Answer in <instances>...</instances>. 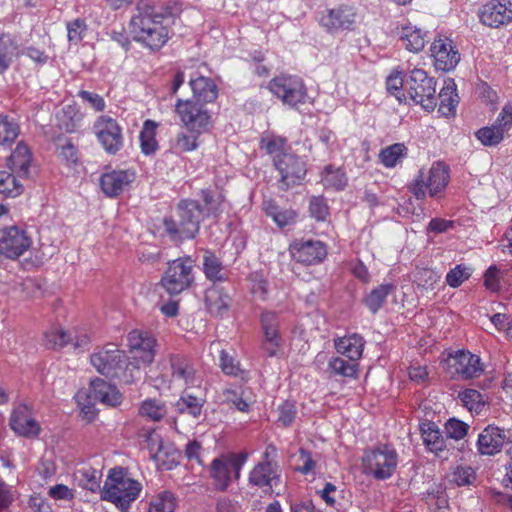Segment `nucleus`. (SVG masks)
<instances>
[{"label": "nucleus", "mask_w": 512, "mask_h": 512, "mask_svg": "<svg viewBox=\"0 0 512 512\" xmlns=\"http://www.w3.org/2000/svg\"><path fill=\"white\" fill-rule=\"evenodd\" d=\"M90 362L98 373L107 378H116L124 384H131L138 377V367L134 362H128L125 353L117 348L93 353Z\"/></svg>", "instance_id": "1"}, {"label": "nucleus", "mask_w": 512, "mask_h": 512, "mask_svg": "<svg viewBox=\"0 0 512 512\" xmlns=\"http://www.w3.org/2000/svg\"><path fill=\"white\" fill-rule=\"evenodd\" d=\"M450 182L449 167L443 162H435L428 170L419 171L409 186L410 192L420 200L429 195L432 198H441Z\"/></svg>", "instance_id": "2"}, {"label": "nucleus", "mask_w": 512, "mask_h": 512, "mask_svg": "<svg viewBox=\"0 0 512 512\" xmlns=\"http://www.w3.org/2000/svg\"><path fill=\"white\" fill-rule=\"evenodd\" d=\"M141 491L139 482L128 478L122 469H112L101 490L103 500L114 503L122 510H126Z\"/></svg>", "instance_id": "3"}, {"label": "nucleus", "mask_w": 512, "mask_h": 512, "mask_svg": "<svg viewBox=\"0 0 512 512\" xmlns=\"http://www.w3.org/2000/svg\"><path fill=\"white\" fill-rule=\"evenodd\" d=\"M203 212L195 202L182 203L178 207L176 218L164 220L166 231L173 240L193 238L199 229Z\"/></svg>", "instance_id": "4"}, {"label": "nucleus", "mask_w": 512, "mask_h": 512, "mask_svg": "<svg viewBox=\"0 0 512 512\" xmlns=\"http://www.w3.org/2000/svg\"><path fill=\"white\" fill-rule=\"evenodd\" d=\"M407 95L425 110H434L436 101V81L423 69L415 68L406 81Z\"/></svg>", "instance_id": "5"}, {"label": "nucleus", "mask_w": 512, "mask_h": 512, "mask_svg": "<svg viewBox=\"0 0 512 512\" xmlns=\"http://www.w3.org/2000/svg\"><path fill=\"white\" fill-rule=\"evenodd\" d=\"M193 261L190 257L178 258L169 263L160 284L170 295L188 289L193 281Z\"/></svg>", "instance_id": "6"}, {"label": "nucleus", "mask_w": 512, "mask_h": 512, "mask_svg": "<svg viewBox=\"0 0 512 512\" xmlns=\"http://www.w3.org/2000/svg\"><path fill=\"white\" fill-rule=\"evenodd\" d=\"M247 457L246 452H240L214 459L210 466V474L214 480L215 488L220 491L226 490L232 480L233 473L235 478H239L240 470Z\"/></svg>", "instance_id": "7"}, {"label": "nucleus", "mask_w": 512, "mask_h": 512, "mask_svg": "<svg viewBox=\"0 0 512 512\" xmlns=\"http://www.w3.org/2000/svg\"><path fill=\"white\" fill-rule=\"evenodd\" d=\"M430 53L435 69L442 72L453 71L461 59L458 47L453 40L443 34L433 40Z\"/></svg>", "instance_id": "8"}, {"label": "nucleus", "mask_w": 512, "mask_h": 512, "mask_svg": "<svg viewBox=\"0 0 512 512\" xmlns=\"http://www.w3.org/2000/svg\"><path fill=\"white\" fill-rule=\"evenodd\" d=\"M175 111L184 127L192 133L200 134L208 130L211 123L209 112L192 100L178 99Z\"/></svg>", "instance_id": "9"}, {"label": "nucleus", "mask_w": 512, "mask_h": 512, "mask_svg": "<svg viewBox=\"0 0 512 512\" xmlns=\"http://www.w3.org/2000/svg\"><path fill=\"white\" fill-rule=\"evenodd\" d=\"M448 372L453 378L469 380L483 372L480 358L469 351L459 350L447 359Z\"/></svg>", "instance_id": "10"}, {"label": "nucleus", "mask_w": 512, "mask_h": 512, "mask_svg": "<svg viewBox=\"0 0 512 512\" xmlns=\"http://www.w3.org/2000/svg\"><path fill=\"white\" fill-rule=\"evenodd\" d=\"M274 165L281 174V187L284 190L299 184L306 175V167L296 155L282 153L274 158Z\"/></svg>", "instance_id": "11"}, {"label": "nucleus", "mask_w": 512, "mask_h": 512, "mask_svg": "<svg viewBox=\"0 0 512 512\" xmlns=\"http://www.w3.org/2000/svg\"><path fill=\"white\" fill-rule=\"evenodd\" d=\"M31 246V240L24 230L16 226L0 229V256L9 259L20 257Z\"/></svg>", "instance_id": "12"}, {"label": "nucleus", "mask_w": 512, "mask_h": 512, "mask_svg": "<svg viewBox=\"0 0 512 512\" xmlns=\"http://www.w3.org/2000/svg\"><path fill=\"white\" fill-rule=\"evenodd\" d=\"M270 91L283 103L295 106L304 101L305 90L302 81L291 76H279L271 80Z\"/></svg>", "instance_id": "13"}, {"label": "nucleus", "mask_w": 512, "mask_h": 512, "mask_svg": "<svg viewBox=\"0 0 512 512\" xmlns=\"http://www.w3.org/2000/svg\"><path fill=\"white\" fill-rule=\"evenodd\" d=\"M480 21L487 27L500 28L512 22V2L510 0H489L479 11Z\"/></svg>", "instance_id": "14"}, {"label": "nucleus", "mask_w": 512, "mask_h": 512, "mask_svg": "<svg viewBox=\"0 0 512 512\" xmlns=\"http://www.w3.org/2000/svg\"><path fill=\"white\" fill-rule=\"evenodd\" d=\"M129 345L131 352V361L140 369V366H146L153 362L155 356L156 340L148 333L132 331L129 334Z\"/></svg>", "instance_id": "15"}, {"label": "nucleus", "mask_w": 512, "mask_h": 512, "mask_svg": "<svg viewBox=\"0 0 512 512\" xmlns=\"http://www.w3.org/2000/svg\"><path fill=\"white\" fill-rule=\"evenodd\" d=\"M293 258L306 265L317 264L327 255L325 245L320 241L295 242L290 247Z\"/></svg>", "instance_id": "16"}, {"label": "nucleus", "mask_w": 512, "mask_h": 512, "mask_svg": "<svg viewBox=\"0 0 512 512\" xmlns=\"http://www.w3.org/2000/svg\"><path fill=\"white\" fill-rule=\"evenodd\" d=\"M96 129L104 149L109 153H116L122 146L121 129L117 122L111 118L101 117L96 124Z\"/></svg>", "instance_id": "17"}, {"label": "nucleus", "mask_w": 512, "mask_h": 512, "mask_svg": "<svg viewBox=\"0 0 512 512\" xmlns=\"http://www.w3.org/2000/svg\"><path fill=\"white\" fill-rule=\"evenodd\" d=\"M508 437L497 426L488 425L478 436L477 448L481 455L493 456L499 453Z\"/></svg>", "instance_id": "18"}, {"label": "nucleus", "mask_w": 512, "mask_h": 512, "mask_svg": "<svg viewBox=\"0 0 512 512\" xmlns=\"http://www.w3.org/2000/svg\"><path fill=\"white\" fill-rule=\"evenodd\" d=\"M87 392L93 401L106 406L116 407L122 402V394L117 387L101 378L92 380Z\"/></svg>", "instance_id": "19"}, {"label": "nucleus", "mask_w": 512, "mask_h": 512, "mask_svg": "<svg viewBox=\"0 0 512 512\" xmlns=\"http://www.w3.org/2000/svg\"><path fill=\"white\" fill-rule=\"evenodd\" d=\"M134 178V173L129 170H114L101 176L100 185L107 196L115 197L122 193Z\"/></svg>", "instance_id": "20"}, {"label": "nucleus", "mask_w": 512, "mask_h": 512, "mask_svg": "<svg viewBox=\"0 0 512 512\" xmlns=\"http://www.w3.org/2000/svg\"><path fill=\"white\" fill-rule=\"evenodd\" d=\"M127 34H116L115 40L128 49L139 50L140 48H148L150 50L159 49L168 40L167 34H140L134 35L129 40Z\"/></svg>", "instance_id": "21"}, {"label": "nucleus", "mask_w": 512, "mask_h": 512, "mask_svg": "<svg viewBox=\"0 0 512 512\" xmlns=\"http://www.w3.org/2000/svg\"><path fill=\"white\" fill-rule=\"evenodd\" d=\"M355 21V12L352 7L341 6L336 9L329 10L328 13L321 18L324 27L335 30H347Z\"/></svg>", "instance_id": "22"}, {"label": "nucleus", "mask_w": 512, "mask_h": 512, "mask_svg": "<svg viewBox=\"0 0 512 512\" xmlns=\"http://www.w3.org/2000/svg\"><path fill=\"white\" fill-rule=\"evenodd\" d=\"M10 425L15 433L23 437L36 436L40 430L38 423L30 417L26 408H20L13 412Z\"/></svg>", "instance_id": "23"}, {"label": "nucleus", "mask_w": 512, "mask_h": 512, "mask_svg": "<svg viewBox=\"0 0 512 512\" xmlns=\"http://www.w3.org/2000/svg\"><path fill=\"white\" fill-rule=\"evenodd\" d=\"M438 97L440 101L438 109L439 113L446 117L453 116L459 103L456 84L453 79L445 81Z\"/></svg>", "instance_id": "24"}, {"label": "nucleus", "mask_w": 512, "mask_h": 512, "mask_svg": "<svg viewBox=\"0 0 512 512\" xmlns=\"http://www.w3.org/2000/svg\"><path fill=\"white\" fill-rule=\"evenodd\" d=\"M194 98L199 102L210 103L218 96L216 84L207 77L200 76L189 82Z\"/></svg>", "instance_id": "25"}, {"label": "nucleus", "mask_w": 512, "mask_h": 512, "mask_svg": "<svg viewBox=\"0 0 512 512\" xmlns=\"http://www.w3.org/2000/svg\"><path fill=\"white\" fill-rule=\"evenodd\" d=\"M335 347L338 353L346 356L349 360L358 361L362 356L364 341L361 336L353 334L336 340Z\"/></svg>", "instance_id": "26"}, {"label": "nucleus", "mask_w": 512, "mask_h": 512, "mask_svg": "<svg viewBox=\"0 0 512 512\" xmlns=\"http://www.w3.org/2000/svg\"><path fill=\"white\" fill-rule=\"evenodd\" d=\"M421 436L426 447L433 453H439L445 448V441L438 426L431 421L420 424Z\"/></svg>", "instance_id": "27"}, {"label": "nucleus", "mask_w": 512, "mask_h": 512, "mask_svg": "<svg viewBox=\"0 0 512 512\" xmlns=\"http://www.w3.org/2000/svg\"><path fill=\"white\" fill-rule=\"evenodd\" d=\"M31 161L32 156L28 146L24 143H18L9 157V167L12 172L20 176H25L28 174Z\"/></svg>", "instance_id": "28"}, {"label": "nucleus", "mask_w": 512, "mask_h": 512, "mask_svg": "<svg viewBox=\"0 0 512 512\" xmlns=\"http://www.w3.org/2000/svg\"><path fill=\"white\" fill-rule=\"evenodd\" d=\"M71 340V333L60 324L51 325L43 333L44 345L49 349L62 348Z\"/></svg>", "instance_id": "29"}, {"label": "nucleus", "mask_w": 512, "mask_h": 512, "mask_svg": "<svg viewBox=\"0 0 512 512\" xmlns=\"http://www.w3.org/2000/svg\"><path fill=\"white\" fill-rule=\"evenodd\" d=\"M276 478L270 462L257 464L250 473L249 482L260 488L271 490L272 481Z\"/></svg>", "instance_id": "30"}, {"label": "nucleus", "mask_w": 512, "mask_h": 512, "mask_svg": "<svg viewBox=\"0 0 512 512\" xmlns=\"http://www.w3.org/2000/svg\"><path fill=\"white\" fill-rule=\"evenodd\" d=\"M506 132L495 122L475 132L476 139L485 147H496L505 139Z\"/></svg>", "instance_id": "31"}, {"label": "nucleus", "mask_w": 512, "mask_h": 512, "mask_svg": "<svg viewBox=\"0 0 512 512\" xmlns=\"http://www.w3.org/2000/svg\"><path fill=\"white\" fill-rule=\"evenodd\" d=\"M386 92L399 103L407 100V86L401 71H392L386 78Z\"/></svg>", "instance_id": "32"}, {"label": "nucleus", "mask_w": 512, "mask_h": 512, "mask_svg": "<svg viewBox=\"0 0 512 512\" xmlns=\"http://www.w3.org/2000/svg\"><path fill=\"white\" fill-rule=\"evenodd\" d=\"M228 300V296L217 287L213 286L206 290L205 304L212 315H222L228 309Z\"/></svg>", "instance_id": "33"}, {"label": "nucleus", "mask_w": 512, "mask_h": 512, "mask_svg": "<svg viewBox=\"0 0 512 512\" xmlns=\"http://www.w3.org/2000/svg\"><path fill=\"white\" fill-rule=\"evenodd\" d=\"M158 124L152 120H146L140 133L141 151L145 155H150L158 149L156 140V129Z\"/></svg>", "instance_id": "34"}, {"label": "nucleus", "mask_w": 512, "mask_h": 512, "mask_svg": "<svg viewBox=\"0 0 512 512\" xmlns=\"http://www.w3.org/2000/svg\"><path fill=\"white\" fill-rule=\"evenodd\" d=\"M384 464V454L380 450L368 452L363 457V468L365 473L374 475L377 479L384 477L382 466Z\"/></svg>", "instance_id": "35"}, {"label": "nucleus", "mask_w": 512, "mask_h": 512, "mask_svg": "<svg viewBox=\"0 0 512 512\" xmlns=\"http://www.w3.org/2000/svg\"><path fill=\"white\" fill-rule=\"evenodd\" d=\"M205 276L211 281H222L225 279L221 261L211 252H206L203 261Z\"/></svg>", "instance_id": "36"}, {"label": "nucleus", "mask_w": 512, "mask_h": 512, "mask_svg": "<svg viewBox=\"0 0 512 512\" xmlns=\"http://www.w3.org/2000/svg\"><path fill=\"white\" fill-rule=\"evenodd\" d=\"M448 480L456 486L471 485L476 480V472L470 466L457 465L452 468Z\"/></svg>", "instance_id": "37"}, {"label": "nucleus", "mask_w": 512, "mask_h": 512, "mask_svg": "<svg viewBox=\"0 0 512 512\" xmlns=\"http://www.w3.org/2000/svg\"><path fill=\"white\" fill-rule=\"evenodd\" d=\"M262 326L267 343L273 344L275 347H280V337L278 334V324L274 313L266 312L262 314Z\"/></svg>", "instance_id": "38"}, {"label": "nucleus", "mask_w": 512, "mask_h": 512, "mask_svg": "<svg viewBox=\"0 0 512 512\" xmlns=\"http://www.w3.org/2000/svg\"><path fill=\"white\" fill-rule=\"evenodd\" d=\"M322 182L326 187L340 190L346 186L347 178L340 168H334L332 165H328L324 169Z\"/></svg>", "instance_id": "39"}, {"label": "nucleus", "mask_w": 512, "mask_h": 512, "mask_svg": "<svg viewBox=\"0 0 512 512\" xmlns=\"http://www.w3.org/2000/svg\"><path fill=\"white\" fill-rule=\"evenodd\" d=\"M88 395L87 391H79L76 395V400L82 419L86 423H91L96 418L98 411L95 408V401Z\"/></svg>", "instance_id": "40"}, {"label": "nucleus", "mask_w": 512, "mask_h": 512, "mask_svg": "<svg viewBox=\"0 0 512 512\" xmlns=\"http://www.w3.org/2000/svg\"><path fill=\"white\" fill-rule=\"evenodd\" d=\"M463 405L471 412L479 413L485 406L484 396L475 389H466L459 393Z\"/></svg>", "instance_id": "41"}, {"label": "nucleus", "mask_w": 512, "mask_h": 512, "mask_svg": "<svg viewBox=\"0 0 512 512\" xmlns=\"http://www.w3.org/2000/svg\"><path fill=\"white\" fill-rule=\"evenodd\" d=\"M23 192V185L16 177L6 171H0V193L8 197H17Z\"/></svg>", "instance_id": "42"}, {"label": "nucleus", "mask_w": 512, "mask_h": 512, "mask_svg": "<svg viewBox=\"0 0 512 512\" xmlns=\"http://www.w3.org/2000/svg\"><path fill=\"white\" fill-rule=\"evenodd\" d=\"M159 16L153 14L151 12L146 11L144 14H138L132 17L130 26L132 32H155L156 28L151 25L154 23H159Z\"/></svg>", "instance_id": "43"}, {"label": "nucleus", "mask_w": 512, "mask_h": 512, "mask_svg": "<svg viewBox=\"0 0 512 512\" xmlns=\"http://www.w3.org/2000/svg\"><path fill=\"white\" fill-rule=\"evenodd\" d=\"M19 135V125L7 115L0 116V144L12 143Z\"/></svg>", "instance_id": "44"}, {"label": "nucleus", "mask_w": 512, "mask_h": 512, "mask_svg": "<svg viewBox=\"0 0 512 512\" xmlns=\"http://www.w3.org/2000/svg\"><path fill=\"white\" fill-rule=\"evenodd\" d=\"M408 155V148L404 143H395L386 147V168L401 165Z\"/></svg>", "instance_id": "45"}, {"label": "nucleus", "mask_w": 512, "mask_h": 512, "mask_svg": "<svg viewBox=\"0 0 512 512\" xmlns=\"http://www.w3.org/2000/svg\"><path fill=\"white\" fill-rule=\"evenodd\" d=\"M203 400L192 395H183L177 402L176 408L180 413H188L193 417L201 414Z\"/></svg>", "instance_id": "46"}, {"label": "nucleus", "mask_w": 512, "mask_h": 512, "mask_svg": "<svg viewBox=\"0 0 512 512\" xmlns=\"http://www.w3.org/2000/svg\"><path fill=\"white\" fill-rule=\"evenodd\" d=\"M267 214L277 223L279 227H285L293 224L296 220V212L292 209H279L276 206H269L266 209Z\"/></svg>", "instance_id": "47"}, {"label": "nucleus", "mask_w": 512, "mask_h": 512, "mask_svg": "<svg viewBox=\"0 0 512 512\" xmlns=\"http://www.w3.org/2000/svg\"><path fill=\"white\" fill-rule=\"evenodd\" d=\"M140 415L153 421L161 420L166 414L165 406L155 400H146L140 407Z\"/></svg>", "instance_id": "48"}, {"label": "nucleus", "mask_w": 512, "mask_h": 512, "mask_svg": "<svg viewBox=\"0 0 512 512\" xmlns=\"http://www.w3.org/2000/svg\"><path fill=\"white\" fill-rule=\"evenodd\" d=\"M175 507L174 496L169 492H163L152 500L149 512H174Z\"/></svg>", "instance_id": "49"}, {"label": "nucleus", "mask_w": 512, "mask_h": 512, "mask_svg": "<svg viewBox=\"0 0 512 512\" xmlns=\"http://www.w3.org/2000/svg\"><path fill=\"white\" fill-rule=\"evenodd\" d=\"M330 368L339 375L353 377L357 373V360H345L341 357L334 358L330 361Z\"/></svg>", "instance_id": "50"}, {"label": "nucleus", "mask_w": 512, "mask_h": 512, "mask_svg": "<svg viewBox=\"0 0 512 512\" xmlns=\"http://www.w3.org/2000/svg\"><path fill=\"white\" fill-rule=\"evenodd\" d=\"M286 140L282 137L275 135H266L261 138L260 147L264 149L268 154L281 155L285 146Z\"/></svg>", "instance_id": "51"}, {"label": "nucleus", "mask_w": 512, "mask_h": 512, "mask_svg": "<svg viewBox=\"0 0 512 512\" xmlns=\"http://www.w3.org/2000/svg\"><path fill=\"white\" fill-rule=\"evenodd\" d=\"M170 361H171L173 377H176L178 379H183L185 382H187L188 379L193 376L192 367L184 359L176 357V356H172L170 358Z\"/></svg>", "instance_id": "52"}, {"label": "nucleus", "mask_w": 512, "mask_h": 512, "mask_svg": "<svg viewBox=\"0 0 512 512\" xmlns=\"http://www.w3.org/2000/svg\"><path fill=\"white\" fill-rule=\"evenodd\" d=\"M495 328L502 332L505 338L512 341V317L505 313H496L490 318Z\"/></svg>", "instance_id": "53"}, {"label": "nucleus", "mask_w": 512, "mask_h": 512, "mask_svg": "<svg viewBox=\"0 0 512 512\" xmlns=\"http://www.w3.org/2000/svg\"><path fill=\"white\" fill-rule=\"evenodd\" d=\"M470 275L469 268L463 265H457L447 273L446 283L452 288H457L468 280Z\"/></svg>", "instance_id": "54"}, {"label": "nucleus", "mask_w": 512, "mask_h": 512, "mask_svg": "<svg viewBox=\"0 0 512 512\" xmlns=\"http://www.w3.org/2000/svg\"><path fill=\"white\" fill-rule=\"evenodd\" d=\"M468 429L469 426L466 423L457 419H450L445 424L446 435L455 440L464 438Z\"/></svg>", "instance_id": "55"}, {"label": "nucleus", "mask_w": 512, "mask_h": 512, "mask_svg": "<svg viewBox=\"0 0 512 512\" xmlns=\"http://www.w3.org/2000/svg\"><path fill=\"white\" fill-rule=\"evenodd\" d=\"M402 45L410 52H420L426 44V40L422 34H403L400 37Z\"/></svg>", "instance_id": "56"}, {"label": "nucleus", "mask_w": 512, "mask_h": 512, "mask_svg": "<svg viewBox=\"0 0 512 512\" xmlns=\"http://www.w3.org/2000/svg\"><path fill=\"white\" fill-rule=\"evenodd\" d=\"M224 401L230 407H234L241 412H246L249 408V403L243 398V393H238L236 390L227 389L224 391Z\"/></svg>", "instance_id": "57"}, {"label": "nucleus", "mask_w": 512, "mask_h": 512, "mask_svg": "<svg viewBox=\"0 0 512 512\" xmlns=\"http://www.w3.org/2000/svg\"><path fill=\"white\" fill-rule=\"evenodd\" d=\"M384 302V287L381 285L373 289L364 299V303L367 308L372 312L376 313Z\"/></svg>", "instance_id": "58"}, {"label": "nucleus", "mask_w": 512, "mask_h": 512, "mask_svg": "<svg viewBox=\"0 0 512 512\" xmlns=\"http://www.w3.org/2000/svg\"><path fill=\"white\" fill-rule=\"evenodd\" d=\"M84 488L95 492L100 488L101 473L93 468L85 469L82 472V479Z\"/></svg>", "instance_id": "59"}, {"label": "nucleus", "mask_w": 512, "mask_h": 512, "mask_svg": "<svg viewBox=\"0 0 512 512\" xmlns=\"http://www.w3.org/2000/svg\"><path fill=\"white\" fill-rule=\"evenodd\" d=\"M202 195L205 207L209 212H216L224 202V196L218 191L204 190Z\"/></svg>", "instance_id": "60"}, {"label": "nucleus", "mask_w": 512, "mask_h": 512, "mask_svg": "<svg viewBox=\"0 0 512 512\" xmlns=\"http://www.w3.org/2000/svg\"><path fill=\"white\" fill-rule=\"evenodd\" d=\"M495 123L498 124L506 134L512 128V102L506 103L498 114Z\"/></svg>", "instance_id": "61"}, {"label": "nucleus", "mask_w": 512, "mask_h": 512, "mask_svg": "<svg viewBox=\"0 0 512 512\" xmlns=\"http://www.w3.org/2000/svg\"><path fill=\"white\" fill-rule=\"evenodd\" d=\"M310 212L317 220H324L328 215V206L321 197H314L310 202Z\"/></svg>", "instance_id": "62"}, {"label": "nucleus", "mask_w": 512, "mask_h": 512, "mask_svg": "<svg viewBox=\"0 0 512 512\" xmlns=\"http://www.w3.org/2000/svg\"><path fill=\"white\" fill-rule=\"evenodd\" d=\"M454 228V221L442 218H433L427 226L428 233H445Z\"/></svg>", "instance_id": "63"}, {"label": "nucleus", "mask_w": 512, "mask_h": 512, "mask_svg": "<svg viewBox=\"0 0 512 512\" xmlns=\"http://www.w3.org/2000/svg\"><path fill=\"white\" fill-rule=\"evenodd\" d=\"M224 373L228 375H237L240 371L239 364L235 362L234 358L224 350L221 352V364Z\"/></svg>", "instance_id": "64"}]
</instances>
